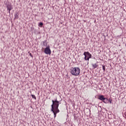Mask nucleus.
I'll return each mask as SVG.
<instances>
[{"label": "nucleus", "mask_w": 126, "mask_h": 126, "mask_svg": "<svg viewBox=\"0 0 126 126\" xmlns=\"http://www.w3.org/2000/svg\"><path fill=\"white\" fill-rule=\"evenodd\" d=\"M88 113H90V110L89 109H87Z\"/></svg>", "instance_id": "obj_16"}, {"label": "nucleus", "mask_w": 126, "mask_h": 126, "mask_svg": "<svg viewBox=\"0 0 126 126\" xmlns=\"http://www.w3.org/2000/svg\"><path fill=\"white\" fill-rule=\"evenodd\" d=\"M92 65L94 69H95V68H96V67H98V64H97V63L92 64Z\"/></svg>", "instance_id": "obj_8"}, {"label": "nucleus", "mask_w": 126, "mask_h": 126, "mask_svg": "<svg viewBox=\"0 0 126 126\" xmlns=\"http://www.w3.org/2000/svg\"><path fill=\"white\" fill-rule=\"evenodd\" d=\"M30 56L32 57L33 58V55H32V53H30Z\"/></svg>", "instance_id": "obj_17"}, {"label": "nucleus", "mask_w": 126, "mask_h": 126, "mask_svg": "<svg viewBox=\"0 0 126 126\" xmlns=\"http://www.w3.org/2000/svg\"><path fill=\"white\" fill-rule=\"evenodd\" d=\"M108 101H109V103H110V104H112V102L113 101V99H111L110 98H108Z\"/></svg>", "instance_id": "obj_13"}, {"label": "nucleus", "mask_w": 126, "mask_h": 126, "mask_svg": "<svg viewBox=\"0 0 126 126\" xmlns=\"http://www.w3.org/2000/svg\"><path fill=\"white\" fill-rule=\"evenodd\" d=\"M19 16V13H18L17 12V13L15 14V18H14V19H18Z\"/></svg>", "instance_id": "obj_9"}, {"label": "nucleus", "mask_w": 126, "mask_h": 126, "mask_svg": "<svg viewBox=\"0 0 126 126\" xmlns=\"http://www.w3.org/2000/svg\"><path fill=\"white\" fill-rule=\"evenodd\" d=\"M48 45V43L46 42V43H45L44 44H43V46H44L45 47H47Z\"/></svg>", "instance_id": "obj_14"}, {"label": "nucleus", "mask_w": 126, "mask_h": 126, "mask_svg": "<svg viewBox=\"0 0 126 126\" xmlns=\"http://www.w3.org/2000/svg\"><path fill=\"white\" fill-rule=\"evenodd\" d=\"M6 7H7V10H9V14H10V10H11L12 9V8H13L12 7V6H11V4H8L7 5Z\"/></svg>", "instance_id": "obj_5"}, {"label": "nucleus", "mask_w": 126, "mask_h": 126, "mask_svg": "<svg viewBox=\"0 0 126 126\" xmlns=\"http://www.w3.org/2000/svg\"><path fill=\"white\" fill-rule=\"evenodd\" d=\"M43 43V45H44V44H46V43H47V40H44L42 42Z\"/></svg>", "instance_id": "obj_15"}, {"label": "nucleus", "mask_w": 126, "mask_h": 126, "mask_svg": "<svg viewBox=\"0 0 126 126\" xmlns=\"http://www.w3.org/2000/svg\"><path fill=\"white\" fill-rule=\"evenodd\" d=\"M83 55L85 56L84 59L85 61H89V59H91L92 57V55H91L88 51L85 52Z\"/></svg>", "instance_id": "obj_3"}, {"label": "nucleus", "mask_w": 126, "mask_h": 126, "mask_svg": "<svg viewBox=\"0 0 126 126\" xmlns=\"http://www.w3.org/2000/svg\"><path fill=\"white\" fill-rule=\"evenodd\" d=\"M105 96H104L103 95H100L98 96V99L99 100H100V101H102V102L104 101L105 99Z\"/></svg>", "instance_id": "obj_6"}, {"label": "nucleus", "mask_w": 126, "mask_h": 126, "mask_svg": "<svg viewBox=\"0 0 126 126\" xmlns=\"http://www.w3.org/2000/svg\"><path fill=\"white\" fill-rule=\"evenodd\" d=\"M70 72L72 75L78 76L80 74V68L78 67H71L70 68Z\"/></svg>", "instance_id": "obj_2"}, {"label": "nucleus", "mask_w": 126, "mask_h": 126, "mask_svg": "<svg viewBox=\"0 0 126 126\" xmlns=\"http://www.w3.org/2000/svg\"><path fill=\"white\" fill-rule=\"evenodd\" d=\"M52 104L51 105V111L54 115V118L57 117V114L60 113V109H59V106H60V101L56 98L54 100H52Z\"/></svg>", "instance_id": "obj_1"}, {"label": "nucleus", "mask_w": 126, "mask_h": 126, "mask_svg": "<svg viewBox=\"0 0 126 126\" xmlns=\"http://www.w3.org/2000/svg\"><path fill=\"white\" fill-rule=\"evenodd\" d=\"M44 53L46 55H51L52 54V51H51V49H50V46L48 45L45 48Z\"/></svg>", "instance_id": "obj_4"}, {"label": "nucleus", "mask_w": 126, "mask_h": 126, "mask_svg": "<svg viewBox=\"0 0 126 126\" xmlns=\"http://www.w3.org/2000/svg\"><path fill=\"white\" fill-rule=\"evenodd\" d=\"M31 96H32V98H33V99H34L35 100L37 99V98H36V96H35V95L31 94Z\"/></svg>", "instance_id": "obj_12"}, {"label": "nucleus", "mask_w": 126, "mask_h": 126, "mask_svg": "<svg viewBox=\"0 0 126 126\" xmlns=\"http://www.w3.org/2000/svg\"><path fill=\"white\" fill-rule=\"evenodd\" d=\"M103 102L105 104H108V103H109V98L108 97L104 98V99L103 100Z\"/></svg>", "instance_id": "obj_7"}, {"label": "nucleus", "mask_w": 126, "mask_h": 126, "mask_svg": "<svg viewBox=\"0 0 126 126\" xmlns=\"http://www.w3.org/2000/svg\"><path fill=\"white\" fill-rule=\"evenodd\" d=\"M43 23L40 22V23H39L38 26H39V27H43Z\"/></svg>", "instance_id": "obj_11"}, {"label": "nucleus", "mask_w": 126, "mask_h": 126, "mask_svg": "<svg viewBox=\"0 0 126 126\" xmlns=\"http://www.w3.org/2000/svg\"><path fill=\"white\" fill-rule=\"evenodd\" d=\"M102 69L103 70V72H105L106 70V66H105V65H102Z\"/></svg>", "instance_id": "obj_10"}]
</instances>
